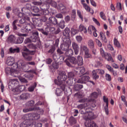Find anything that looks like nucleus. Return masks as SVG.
Returning a JSON list of instances; mask_svg holds the SVG:
<instances>
[{
    "label": "nucleus",
    "mask_w": 127,
    "mask_h": 127,
    "mask_svg": "<svg viewBox=\"0 0 127 127\" xmlns=\"http://www.w3.org/2000/svg\"><path fill=\"white\" fill-rule=\"evenodd\" d=\"M26 118H28V119L23 122V124L25 125L24 127H35V125L33 124L32 121L39 120L40 115L37 114L30 113L26 115Z\"/></svg>",
    "instance_id": "obj_1"
},
{
    "label": "nucleus",
    "mask_w": 127,
    "mask_h": 127,
    "mask_svg": "<svg viewBox=\"0 0 127 127\" xmlns=\"http://www.w3.org/2000/svg\"><path fill=\"white\" fill-rule=\"evenodd\" d=\"M11 68L12 71L22 70L25 71L26 69V64L23 61H19L17 63H14Z\"/></svg>",
    "instance_id": "obj_2"
},
{
    "label": "nucleus",
    "mask_w": 127,
    "mask_h": 127,
    "mask_svg": "<svg viewBox=\"0 0 127 127\" xmlns=\"http://www.w3.org/2000/svg\"><path fill=\"white\" fill-rule=\"evenodd\" d=\"M57 79H55V83L57 85H63L62 83L63 82H65L67 80V75H66V72L64 71H60L59 74Z\"/></svg>",
    "instance_id": "obj_3"
},
{
    "label": "nucleus",
    "mask_w": 127,
    "mask_h": 127,
    "mask_svg": "<svg viewBox=\"0 0 127 127\" xmlns=\"http://www.w3.org/2000/svg\"><path fill=\"white\" fill-rule=\"evenodd\" d=\"M76 76V74L74 72H70L68 73V78L69 79L66 82V86H73V84H75L77 83L78 79L75 77Z\"/></svg>",
    "instance_id": "obj_4"
},
{
    "label": "nucleus",
    "mask_w": 127,
    "mask_h": 127,
    "mask_svg": "<svg viewBox=\"0 0 127 127\" xmlns=\"http://www.w3.org/2000/svg\"><path fill=\"white\" fill-rule=\"evenodd\" d=\"M33 4L35 5H40L41 10H40V13L41 15H48L49 14V10L48 9H45V7H43V5L40 4V2L38 1H34L33 2Z\"/></svg>",
    "instance_id": "obj_5"
},
{
    "label": "nucleus",
    "mask_w": 127,
    "mask_h": 127,
    "mask_svg": "<svg viewBox=\"0 0 127 127\" xmlns=\"http://www.w3.org/2000/svg\"><path fill=\"white\" fill-rule=\"evenodd\" d=\"M70 45H71V40L65 38L64 39V43L61 45V48L63 51H66L69 49Z\"/></svg>",
    "instance_id": "obj_6"
},
{
    "label": "nucleus",
    "mask_w": 127,
    "mask_h": 127,
    "mask_svg": "<svg viewBox=\"0 0 127 127\" xmlns=\"http://www.w3.org/2000/svg\"><path fill=\"white\" fill-rule=\"evenodd\" d=\"M60 87L56 89L55 94L58 97H61L63 95V91L66 90V85L64 84L59 85Z\"/></svg>",
    "instance_id": "obj_7"
},
{
    "label": "nucleus",
    "mask_w": 127,
    "mask_h": 127,
    "mask_svg": "<svg viewBox=\"0 0 127 127\" xmlns=\"http://www.w3.org/2000/svg\"><path fill=\"white\" fill-rule=\"evenodd\" d=\"M88 106L87 103H84L78 105L77 107V109H80L79 113L81 114V115H84L83 116L84 119H85V116H86V107Z\"/></svg>",
    "instance_id": "obj_8"
},
{
    "label": "nucleus",
    "mask_w": 127,
    "mask_h": 127,
    "mask_svg": "<svg viewBox=\"0 0 127 127\" xmlns=\"http://www.w3.org/2000/svg\"><path fill=\"white\" fill-rule=\"evenodd\" d=\"M58 21L55 17L49 18V21L46 22V26H52V25H57Z\"/></svg>",
    "instance_id": "obj_9"
},
{
    "label": "nucleus",
    "mask_w": 127,
    "mask_h": 127,
    "mask_svg": "<svg viewBox=\"0 0 127 127\" xmlns=\"http://www.w3.org/2000/svg\"><path fill=\"white\" fill-rule=\"evenodd\" d=\"M34 28H35V26H34V24H27L26 26H25L24 28H23L22 29V32H24V33H28L29 32V31H33V29H34Z\"/></svg>",
    "instance_id": "obj_10"
},
{
    "label": "nucleus",
    "mask_w": 127,
    "mask_h": 127,
    "mask_svg": "<svg viewBox=\"0 0 127 127\" xmlns=\"http://www.w3.org/2000/svg\"><path fill=\"white\" fill-rule=\"evenodd\" d=\"M65 62L67 66H71V64L76 65L77 64V59L74 57H69L65 60Z\"/></svg>",
    "instance_id": "obj_11"
},
{
    "label": "nucleus",
    "mask_w": 127,
    "mask_h": 127,
    "mask_svg": "<svg viewBox=\"0 0 127 127\" xmlns=\"http://www.w3.org/2000/svg\"><path fill=\"white\" fill-rule=\"evenodd\" d=\"M90 80V76L89 75H83L81 78L77 80V83H80L81 84H85L87 82H89Z\"/></svg>",
    "instance_id": "obj_12"
},
{
    "label": "nucleus",
    "mask_w": 127,
    "mask_h": 127,
    "mask_svg": "<svg viewBox=\"0 0 127 127\" xmlns=\"http://www.w3.org/2000/svg\"><path fill=\"white\" fill-rule=\"evenodd\" d=\"M103 101L106 104V106L104 107L105 114L107 115V116H108L109 115V98L105 96H104Z\"/></svg>",
    "instance_id": "obj_13"
},
{
    "label": "nucleus",
    "mask_w": 127,
    "mask_h": 127,
    "mask_svg": "<svg viewBox=\"0 0 127 127\" xmlns=\"http://www.w3.org/2000/svg\"><path fill=\"white\" fill-rule=\"evenodd\" d=\"M72 48L74 51L75 55H78L79 54V50L80 49L79 48V45L77 43L73 42L72 43Z\"/></svg>",
    "instance_id": "obj_14"
},
{
    "label": "nucleus",
    "mask_w": 127,
    "mask_h": 127,
    "mask_svg": "<svg viewBox=\"0 0 127 127\" xmlns=\"http://www.w3.org/2000/svg\"><path fill=\"white\" fill-rule=\"evenodd\" d=\"M86 127H98L97 124L94 121L90 120H87L85 123Z\"/></svg>",
    "instance_id": "obj_15"
},
{
    "label": "nucleus",
    "mask_w": 127,
    "mask_h": 127,
    "mask_svg": "<svg viewBox=\"0 0 127 127\" xmlns=\"http://www.w3.org/2000/svg\"><path fill=\"white\" fill-rule=\"evenodd\" d=\"M32 35L33 36L31 37V42H36L38 40V36H39L38 32L37 31H34L32 32Z\"/></svg>",
    "instance_id": "obj_16"
},
{
    "label": "nucleus",
    "mask_w": 127,
    "mask_h": 127,
    "mask_svg": "<svg viewBox=\"0 0 127 127\" xmlns=\"http://www.w3.org/2000/svg\"><path fill=\"white\" fill-rule=\"evenodd\" d=\"M86 71L85 67H78L75 68V72L76 74H78L79 75H82V74H84L85 71Z\"/></svg>",
    "instance_id": "obj_17"
},
{
    "label": "nucleus",
    "mask_w": 127,
    "mask_h": 127,
    "mask_svg": "<svg viewBox=\"0 0 127 127\" xmlns=\"http://www.w3.org/2000/svg\"><path fill=\"white\" fill-rule=\"evenodd\" d=\"M16 39V38L15 37V36L13 35H10L8 36V37L7 39V42L8 43H15V40Z\"/></svg>",
    "instance_id": "obj_18"
},
{
    "label": "nucleus",
    "mask_w": 127,
    "mask_h": 127,
    "mask_svg": "<svg viewBox=\"0 0 127 127\" xmlns=\"http://www.w3.org/2000/svg\"><path fill=\"white\" fill-rule=\"evenodd\" d=\"M10 84L12 88H16L18 86V80L15 79H12L10 81Z\"/></svg>",
    "instance_id": "obj_19"
},
{
    "label": "nucleus",
    "mask_w": 127,
    "mask_h": 127,
    "mask_svg": "<svg viewBox=\"0 0 127 127\" xmlns=\"http://www.w3.org/2000/svg\"><path fill=\"white\" fill-rule=\"evenodd\" d=\"M22 56L27 61H31L32 60V56L27 53H22Z\"/></svg>",
    "instance_id": "obj_20"
},
{
    "label": "nucleus",
    "mask_w": 127,
    "mask_h": 127,
    "mask_svg": "<svg viewBox=\"0 0 127 127\" xmlns=\"http://www.w3.org/2000/svg\"><path fill=\"white\" fill-rule=\"evenodd\" d=\"M6 62L8 66H12V64L14 63V58L11 57L7 58Z\"/></svg>",
    "instance_id": "obj_21"
},
{
    "label": "nucleus",
    "mask_w": 127,
    "mask_h": 127,
    "mask_svg": "<svg viewBox=\"0 0 127 127\" xmlns=\"http://www.w3.org/2000/svg\"><path fill=\"white\" fill-rule=\"evenodd\" d=\"M76 64L78 66H82L84 64V62L83 61V58L80 56H77V60H76Z\"/></svg>",
    "instance_id": "obj_22"
},
{
    "label": "nucleus",
    "mask_w": 127,
    "mask_h": 127,
    "mask_svg": "<svg viewBox=\"0 0 127 127\" xmlns=\"http://www.w3.org/2000/svg\"><path fill=\"white\" fill-rule=\"evenodd\" d=\"M21 10L24 15H30V9H27L26 7H24L22 8Z\"/></svg>",
    "instance_id": "obj_23"
},
{
    "label": "nucleus",
    "mask_w": 127,
    "mask_h": 127,
    "mask_svg": "<svg viewBox=\"0 0 127 127\" xmlns=\"http://www.w3.org/2000/svg\"><path fill=\"white\" fill-rule=\"evenodd\" d=\"M74 54V52L73 51V50L71 49H68L65 52V55L67 57H70L71 56H72Z\"/></svg>",
    "instance_id": "obj_24"
},
{
    "label": "nucleus",
    "mask_w": 127,
    "mask_h": 127,
    "mask_svg": "<svg viewBox=\"0 0 127 127\" xmlns=\"http://www.w3.org/2000/svg\"><path fill=\"white\" fill-rule=\"evenodd\" d=\"M79 31H80V32H84V33H85V34L86 33H87V32H88V31L87 30V28H86L85 26L82 24L80 25L79 27Z\"/></svg>",
    "instance_id": "obj_25"
},
{
    "label": "nucleus",
    "mask_w": 127,
    "mask_h": 127,
    "mask_svg": "<svg viewBox=\"0 0 127 127\" xmlns=\"http://www.w3.org/2000/svg\"><path fill=\"white\" fill-rule=\"evenodd\" d=\"M84 2H85V0H81V3L82 4V5H83L84 9H85L86 11L88 12L90 10L91 7H90L89 5H88V4H87L86 3Z\"/></svg>",
    "instance_id": "obj_26"
},
{
    "label": "nucleus",
    "mask_w": 127,
    "mask_h": 127,
    "mask_svg": "<svg viewBox=\"0 0 127 127\" xmlns=\"http://www.w3.org/2000/svg\"><path fill=\"white\" fill-rule=\"evenodd\" d=\"M81 89H83V85L82 84H75L74 85L73 89L75 92H78V91H80Z\"/></svg>",
    "instance_id": "obj_27"
},
{
    "label": "nucleus",
    "mask_w": 127,
    "mask_h": 127,
    "mask_svg": "<svg viewBox=\"0 0 127 127\" xmlns=\"http://www.w3.org/2000/svg\"><path fill=\"white\" fill-rule=\"evenodd\" d=\"M63 34L65 37H69V35H70V30L69 29V28H65Z\"/></svg>",
    "instance_id": "obj_28"
},
{
    "label": "nucleus",
    "mask_w": 127,
    "mask_h": 127,
    "mask_svg": "<svg viewBox=\"0 0 127 127\" xmlns=\"http://www.w3.org/2000/svg\"><path fill=\"white\" fill-rule=\"evenodd\" d=\"M24 38L23 37H19L17 38H16V40L15 41V44H20L23 42Z\"/></svg>",
    "instance_id": "obj_29"
},
{
    "label": "nucleus",
    "mask_w": 127,
    "mask_h": 127,
    "mask_svg": "<svg viewBox=\"0 0 127 127\" xmlns=\"http://www.w3.org/2000/svg\"><path fill=\"white\" fill-rule=\"evenodd\" d=\"M93 118H94V113H93V111H91L87 113L84 119L85 120H90V119H93Z\"/></svg>",
    "instance_id": "obj_30"
},
{
    "label": "nucleus",
    "mask_w": 127,
    "mask_h": 127,
    "mask_svg": "<svg viewBox=\"0 0 127 127\" xmlns=\"http://www.w3.org/2000/svg\"><path fill=\"white\" fill-rule=\"evenodd\" d=\"M17 71H20V70H12L11 75L13 77H17V78H19L20 76V74L18 73Z\"/></svg>",
    "instance_id": "obj_31"
},
{
    "label": "nucleus",
    "mask_w": 127,
    "mask_h": 127,
    "mask_svg": "<svg viewBox=\"0 0 127 127\" xmlns=\"http://www.w3.org/2000/svg\"><path fill=\"white\" fill-rule=\"evenodd\" d=\"M100 36L103 42L105 43H107L108 42V40H107V38L106 37V36H105V34L102 32H101L100 33Z\"/></svg>",
    "instance_id": "obj_32"
},
{
    "label": "nucleus",
    "mask_w": 127,
    "mask_h": 127,
    "mask_svg": "<svg viewBox=\"0 0 127 127\" xmlns=\"http://www.w3.org/2000/svg\"><path fill=\"white\" fill-rule=\"evenodd\" d=\"M92 77L94 80H97L99 79V75L98 74V72L97 70H93L92 72Z\"/></svg>",
    "instance_id": "obj_33"
},
{
    "label": "nucleus",
    "mask_w": 127,
    "mask_h": 127,
    "mask_svg": "<svg viewBox=\"0 0 127 127\" xmlns=\"http://www.w3.org/2000/svg\"><path fill=\"white\" fill-rule=\"evenodd\" d=\"M28 97H29V94L28 93H25L22 94L20 96V99H21V100H27Z\"/></svg>",
    "instance_id": "obj_34"
},
{
    "label": "nucleus",
    "mask_w": 127,
    "mask_h": 127,
    "mask_svg": "<svg viewBox=\"0 0 127 127\" xmlns=\"http://www.w3.org/2000/svg\"><path fill=\"white\" fill-rule=\"evenodd\" d=\"M34 101L31 100L26 103V106L28 108H33L34 107Z\"/></svg>",
    "instance_id": "obj_35"
},
{
    "label": "nucleus",
    "mask_w": 127,
    "mask_h": 127,
    "mask_svg": "<svg viewBox=\"0 0 127 127\" xmlns=\"http://www.w3.org/2000/svg\"><path fill=\"white\" fill-rule=\"evenodd\" d=\"M88 45L89 48H91V49H94V48L95 47V44L94 43V41L91 39L89 40L88 42Z\"/></svg>",
    "instance_id": "obj_36"
},
{
    "label": "nucleus",
    "mask_w": 127,
    "mask_h": 127,
    "mask_svg": "<svg viewBox=\"0 0 127 127\" xmlns=\"http://www.w3.org/2000/svg\"><path fill=\"white\" fill-rule=\"evenodd\" d=\"M9 50L10 53H15V52H16V53H19V52L20 51V50H19V48H17L15 49L10 48Z\"/></svg>",
    "instance_id": "obj_37"
},
{
    "label": "nucleus",
    "mask_w": 127,
    "mask_h": 127,
    "mask_svg": "<svg viewBox=\"0 0 127 127\" xmlns=\"http://www.w3.org/2000/svg\"><path fill=\"white\" fill-rule=\"evenodd\" d=\"M59 26L60 28L64 29L65 28V21L63 19L61 20L59 24Z\"/></svg>",
    "instance_id": "obj_38"
},
{
    "label": "nucleus",
    "mask_w": 127,
    "mask_h": 127,
    "mask_svg": "<svg viewBox=\"0 0 127 127\" xmlns=\"http://www.w3.org/2000/svg\"><path fill=\"white\" fill-rule=\"evenodd\" d=\"M69 122L70 125H75L77 123V120L73 116H71L69 119Z\"/></svg>",
    "instance_id": "obj_39"
},
{
    "label": "nucleus",
    "mask_w": 127,
    "mask_h": 127,
    "mask_svg": "<svg viewBox=\"0 0 127 127\" xmlns=\"http://www.w3.org/2000/svg\"><path fill=\"white\" fill-rule=\"evenodd\" d=\"M106 57H108V58L107 59V61L112 62V63L115 62V61L112 57V55H111V54L107 53V55H106Z\"/></svg>",
    "instance_id": "obj_40"
},
{
    "label": "nucleus",
    "mask_w": 127,
    "mask_h": 127,
    "mask_svg": "<svg viewBox=\"0 0 127 127\" xmlns=\"http://www.w3.org/2000/svg\"><path fill=\"white\" fill-rule=\"evenodd\" d=\"M37 86V84L36 83V82H35L33 85L28 87V90L29 92H33V91H34V89L36 88Z\"/></svg>",
    "instance_id": "obj_41"
},
{
    "label": "nucleus",
    "mask_w": 127,
    "mask_h": 127,
    "mask_svg": "<svg viewBox=\"0 0 127 127\" xmlns=\"http://www.w3.org/2000/svg\"><path fill=\"white\" fill-rule=\"evenodd\" d=\"M12 69L11 68L9 67H7L5 69V72L7 75H11V73L12 72Z\"/></svg>",
    "instance_id": "obj_42"
},
{
    "label": "nucleus",
    "mask_w": 127,
    "mask_h": 127,
    "mask_svg": "<svg viewBox=\"0 0 127 127\" xmlns=\"http://www.w3.org/2000/svg\"><path fill=\"white\" fill-rule=\"evenodd\" d=\"M86 104H87V106H85V111L87 115V114H89L90 112H93V109L89 107V105H90L89 103H87Z\"/></svg>",
    "instance_id": "obj_43"
},
{
    "label": "nucleus",
    "mask_w": 127,
    "mask_h": 127,
    "mask_svg": "<svg viewBox=\"0 0 127 127\" xmlns=\"http://www.w3.org/2000/svg\"><path fill=\"white\" fill-rule=\"evenodd\" d=\"M114 43L116 47H118V48L121 47V44H120V42H119V41H118V39L116 38L114 39Z\"/></svg>",
    "instance_id": "obj_44"
},
{
    "label": "nucleus",
    "mask_w": 127,
    "mask_h": 127,
    "mask_svg": "<svg viewBox=\"0 0 127 127\" xmlns=\"http://www.w3.org/2000/svg\"><path fill=\"white\" fill-rule=\"evenodd\" d=\"M50 26H46V27L45 28V30H44L43 34L44 35H48V32L50 31Z\"/></svg>",
    "instance_id": "obj_45"
},
{
    "label": "nucleus",
    "mask_w": 127,
    "mask_h": 127,
    "mask_svg": "<svg viewBox=\"0 0 127 127\" xmlns=\"http://www.w3.org/2000/svg\"><path fill=\"white\" fill-rule=\"evenodd\" d=\"M17 22V20H15L13 21L12 24V26L13 27V30L14 31L17 30V27L16 26V23Z\"/></svg>",
    "instance_id": "obj_46"
},
{
    "label": "nucleus",
    "mask_w": 127,
    "mask_h": 127,
    "mask_svg": "<svg viewBox=\"0 0 127 127\" xmlns=\"http://www.w3.org/2000/svg\"><path fill=\"white\" fill-rule=\"evenodd\" d=\"M34 111V108H24L23 109V113H28V112H31Z\"/></svg>",
    "instance_id": "obj_47"
},
{
    "label": "nucleus",
    "mask_w": 127,
    "mask_h": 127,
    "mask_svg": "<svg viewBox=\"0 0 127 127\" xmlns=\"http://www.w3.org/2000/svg\"><path fill=\"white\" fill-rule=\"evenodd\" d=\"M100 54L103 57H106V56L107 55V53H105V51L104 50V49L103 48H100Z\"/></svg>",
    "instance_id": "obj_48"
},
{
    "label": "nucleus",
    "mask_w": 127,
    "mask_h": 127,
    "mask_svg": "<svg viewBox=\"0 0 127 127\" xmlns=\"http://www.w3.org/2000/svg\"><path fill=\"white\" fill-rule=\"evenodd\" d=\"M80 50L81 51H84V53L85 52H87L88 51H89V49H88V47H87V46H81L80 47Z\"/></svg>",
    "instance_id": "obj_49"
},
{
    "label": "nucleus",
    "mask_w": 127,
    "mask_h": 127,
    "mask_svg": "<svg viewBox=\"0 0 127 127\" xmlns=\"http://www.w3.org/2000/svg\"><path fill=\"white\" fill-rule=\"evenodd\" d=\"M84 58H92V55L89 53V51L84 53Z\"/></svg>",
    "instance_id": "obj_50"
},
{
    "label": "nucleus",
    "mask_w": 127,
    "mask_h": 127,
    "mask_svg": "<svg viewBox=\"0 0 127 127\" xmlns=\"http://www.w3.org/2000/svg\"><path fill=\"white\" fill-rule=\"evenodd\" d=\"M96 29V28L94 26H89L88 28V31L89 33H92V30L94 31Z\"/></svg>",
    "instance_id": "obj_51"
},
{
    "label": "nucleus",
    "mask_w": 127,
    "mask_h": 127,
    "mask_svg": "<svg viewBox=\"0 0 127 127\" xmlns=\"http://www.w3.org/2000/svg\"><path fill=\"white\" fill-rule=\"evenodd\" d=\"M19 92H23L25 90V85H20L18 87Z\"/></svg>",
    "instance_id": "obj_52"
},
{
    "label": "nucleus",
    "mask_w": 127,
    "mask_h": 127,
    "mask_svg": "<svg viewBox=\"0 0 127 127\" xmlns=\"http://www.w3.org/2000/svg\"><path fill=\"white\" fill-rule=\"evenodd\" d=\"M105 78L108 82H111V81H112V76L109 74L106 73L105 75Z\"/></svg>",
    "instance_id": "obj_53"
},
{
    "label": "nucleus",
    "mask_w": 127,
    "mask_h": 127,
    "mask_svg": "<svg viewBox=\"0 0 127 127\" xmlns=\"http://www.w3.org/2000/svg\"><path fill=\"white\" fill-rule=\"evenodd\" d=\"M27 47L30 49H36V46L33 44L28 45Z\"/></svg>",
    "instance_id": "obj_54"
},
{
    "label": "nucleus",
    "mask_w": 127,
    "mask_h": 127,
    "mask_svg": "<svg viewBox=\"0 0 127 127\" xmlns=\"http://www.w3.org/2000/svg\"><path fill=\"white\" fill-rule=\"evenodd\" d=\"M32 11L35 12V13H37L40 12V10H39V8L37 6H34L32 8Z\"/></svg>",
    "instance_id": "obj_55"
},
{
    "label": "nucleus",
    "mask_w": 127,
    "mask_h": 127,
    "mask_svg": "<svg viewBox=\"0 0 127 127\" xmlns=\"http://www.w3.org/2000/svg\"><path fill=\"white\" fill-rule=\"evenodd\" d=\"M33 125H34L35 126V127H42V124H41L39 122H33Z\"/></svg>",
    "instance_id": "obj_56"
},
{
    "label": "nucleus",
    "mask_w": 127,
    "mask_h": 127,
    "mask_svg": "<svg viewBox=\"0 0 127 127\" xmlns=\"http://www.w3.org/2000/svg\"><path fill=\"white\" fill-rule=\"evenodd\" d=\"M41 2H39L40 4L43 5V7L47 6L48 4H46L47 0H40Z\"/></svg>",
    "instance_id": "obj_57"
},
{
    "label": "nucleus",
    "mask_w": 127,
    "mask_h": 127,
    "mask_svg": "<svg viewBox=\"0 0 127 127\" xmlns=\"http://www.w3.org/2000/svg\"><path fill=\"white\" fill-rule=\"evenodd\" d=\"M76 17V10L73 9L72 10L71 12V18L72 19H75V18Z\"/></svg>",
    "instance_id": "obj_58"
},
{
    "label": "nucleus",
    "mask_w": 127,
    "mask_h": 127,
    "mask_svg": "<svg viewBox=\"0 0 127 127\" xmlns=\"http://www.w3.org/2000/svg\"><path fill=\"white\" fill-rule=\"evenodd\" d=\"M96 72H97V74H100V75H104L105 74V70L103 69H96Z\"/></svg>",
    "instance_id": "obj_59"
},
{
    "label": "nucleus",
    "mask_w": 127,
    "mask_h": 127,
    "mask_svg": "<svg viewBox=\"0 0 127 127\" xmlns=\"http://www.w3.org/2000/svg\"><path fill=\"white\" fill-rule=\"evenodd\" d=\"M52 66L54 69H58V68H59V64L56 62H53L52 63Z\"/></svg>",
    "instance_id": "obj_60"
},
{
    "label": "nucleus",
    "mask_w": 127,
    "mask_h": 127,
    "mask_svg": "<svg viewBox=\"0 0 127 127\" xmlns=\"http://www.w3.org/2000/svg\"><path fill=\"white\" fill-rule=\"evenodd\" d=\"M100 17L103 19V20H106V15H105V13H104L103 12H100Z\"/></svg>",
    "instance_id": "obj_61"
},
{
    "label": "nucleus",
    "mask_w": 127,
    "mask_h": 127,
    "mask_svg": "<svg viewBox=\"0 0 127 127\" xmlns=\"http://www.w3.org/2000/svg\"><path fill=\"white\" fill-rule=\"evenodd\" d=\"M18 79L22 83H27V80L25 78H24L20 76V77H19Z\"/></svg>",
    "instance_id": "obj_62"
},
{
    "label": "nucleus",
    "mask_w": 127,
    "mask_h": 127,
    "mask_svg": "<svg viewBox=\"0 0 127 127\" xmlns=\"http://www.w3.org/2000/svg\"><path fill=\"white\" fill-rule=\"evenodd\" d=\"M78 32H79V30H78L76 29H74V28L71 29V33L73 35L77 34V33H78Z\"/></svg>",
    "instance_id": "obj_63"
},
{
    "label": "nucleus",
    "mask_w": 127,
    "mask_h": 127,
    "mask_svg": "<svg viewBox=\"0 0 127 127\" xmlns=\"http://www.w3.org/2000/svg\"><path fill=\"white\" fill-rule=\"evenodd\" d=\"M76 39L79 43H81V41L83 40V38L81 36H77L76 37Z\"/></svg>",
    "instance_id": "obj_64"
}]
</instances>
